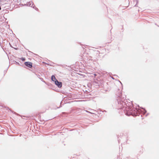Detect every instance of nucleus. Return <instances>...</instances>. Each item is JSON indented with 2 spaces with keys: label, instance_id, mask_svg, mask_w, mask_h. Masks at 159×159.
I'll list each match as a JSON object with an SVG mask.
<instances>
[{
  "label": "nucleus",
  "instance_id": "f257e3e1",
  "mask_svg": "<svg viewBox=\"0 0 159 159\" xmlns=\"http://www.w3.org/2000/svg\"><path fill=\"white\" fill-rule=\"evenodd\" d=\"M25 65L30 68L32 67V63L30 62H25Z\"/></svg>",
  "mask_w": 159,
  "mask_h": 159
},
{
  "label": "nucleus",
  "instance_id": "f03ea898",
  "mask_svg": "<svg viewBox=\"0 0 159 159\" xmlns=\"http://www.w3.org/2000/svg\"><path fill=\"white\" fill-rule=\"evenodd\" d=\"M55 84L57 85L59 88H61L62 86V83L61 82H58L57 80L55 81Z\"/></svg>",
  "mask_w": 159,
  "mask_h": 159
},
{
  "label": "nucleus",
  "instance_id": "7ed1b4c3",
  "mask_svg": "<svg viewBox=\"0 0 159 159\" xmlns=\"http://www.w3.org/2000/svg\"><path fill=\"white\" fill-rule=\"evenodd\" d=\"M133 114L132 110L129 109L128 110L127 115L129 116L130 115H133Z\"/></svg>",
  "mask_w": 159,
  "mask_h": 159
},
{
  "label": "nucleus",
  "instance_id": "20e7f679",
  "mask_svg": "<svg viewBox=\"0 0 159 159\" xmlns=\"http://www.w3.org/2000/svg\"><path fill=\"white\" fill-rule=\"evenodd\" d=\"M51 79L52 80L54 81L55 82V81L57 80V79H56L55 76L54 75H52L51 77Z\"/></svg>",
  "mask_w": 159,
  "mask_h": 159
},
{
  "label": "nucleus",
  "instance_id": "39448f33",
  "mask_svg": "<svg viewBox=\"0 0 159 159\" xmlns=\"http://www.w3.org/2000/svg\"><path fill=\"white\" fill-rule=\"evenodd\" d=\"M21 59L23 61H24L25 60V58H21Z\"/></svg>",
  "mask_w": 159,
  "mask_h": 159
},
{
  "label": "nucleus",
  "instance_id": "423d86ee",
  "mask_svg": "<svg viewBox=\"0 0 159 159\" xmlns=\"http://www.w3.org/2000/svg\"><path fill=\"white\" fill-rule=\"evenodd\" d=\"M1 7H0V10H1Z\"/></svg>",
  "mask_w": 159,
  "mask_h": 159
}]
</instances>
